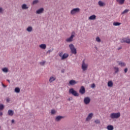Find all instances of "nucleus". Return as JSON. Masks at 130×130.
<instances>
[{"mask_svg":"<svg viewBox=\"0 0 130 130\" xmlns=\"http://www.w3.org/2000/svg\"><path fill=\"white\" fill-rule=\"evenodd\" d=\"M88 67H89V64L86 62L85 59L82 61V65H81V69L83 71V72H85L88 70Z\"/></svg>","mask_w":130,"mask_h":130,"instance_id":"f257e3e1","label":"nucleus"},{"mask_svg":"<svg viewBox=\"0 0 130 130\" xmlns=\"http://www.w3.org/2000/svg\"><path fill=\"white\" fill-rule=\"evenodd\" d=\"M110 116L112 119H117V118H119V117H120V113L119 112L112 113L110 114Z\"/></svg>","mask_w":130,"mask_h":130,"instance_id":"f03ea898","label":"nucleus"},{"mask_svg":"<svg viewBox=\"0 0 130 130\" xmlns=\"http://www.w3.org/2000/svg\"><path fill=\"white\" fill-rule=\"evenodd\" d=\"M69 48H70V50L72 53H73V54H77V49H76L74 44H70Z\"/></svg>","mask_w":130,"mask_h":130,"instance_id":"7ed1b4c3","label":"nucleus"},{"mask_svg":"<svg viewBox=\"0 0 130 130\" xmlns=\"http://www.w3.org/2000/svg\"><path fill=\"white\" fill-rule=\"evenodd\" d=\"M69 93L70 94H72L73 96H75V97H79L80 94L77 92V91L74 90V88H71L69 90Z\"/></svg>","mask_w":130,"mask_h":130,"instance_id":"20e7f679","label":"nucleus"},{"mask_svg":"<svg viewBox=\"0 0 130 130\" xmlns=\"http://www.w3.org/2000/svg\"><path fill=\"white\" fill-rule=\"evenodd\" d=\"M80 11L81 9H80L79 8H74L71 11L70 14H71V15H76V14L80 13Z\"/></svg>","mask_w":130,"mask_h":130,"instance_id":"39448f33","label":"nucleus"},{"mask_svg":"<svg viewBox=\"0 0 130 130\" xmlns=\"http://www.w3.org/2000/svg\"><path fill=\"white\" fill-rule=\"evenodd\" d=\"M120 41L121 43H127L130 44V39L127 38H124L123 39H120Z\"/></svg>","mask_w":130,"mask_h":130,"instance_id":"423d86ee","label":"nucleus"},{"mask_svg":"<svg viewBox=\"0 0 130 130\" xmlns=\"http://www.w3.org/2000/svg\"><path fill=\"white\" fill-rule=\"evenodd\" d=\"M74 37H75V31H73L71 37L69 38L66 39L67 42H72L74 39Z\"/></svg>","mask_w":130,"mask_h":130,"instance_id":"0eeeda50","label":"nucleus"},{"mask_svg":"<svg viewBox=\"0 0 130 130\" xmlns=\"http://www.w3.org/2000/svg\"><path fill=\"white\" fill-rule=\"evenodd\" d=\"M93 113H90L86 119V121H89L91 120V119H92V117H93Z\"/></svg>","mask_w":130,"mask_h":130,"instance_id":"6e6552de","label":"nucleus"},{"mask_svg":"<svg viewBox=\"0 0 130 130\" xmlns=\"http://www.w3.org/2000/svg\"><path fill=\"white\" fill-rule=\"evenodd\" d=\"M79 92L80 94H85L86 92V90L85 89V87L84 86H81L80 89L79 90Z\"/></svg>","mask_w":130,"mask_h":130,"instance_id":"1a4fd4ad","label":"nucleus"},{"mask_svg":"<svg viewBox=\"0 0 130 130\" xmlns=\"http://www.w3.org/2000/svg\"><path fill=\"white\" fill-rule=\"evenodd\" d=\"M63 118H64V117L62 116H57L55 118V121H60V120H61V119H62Z\"/></svg>","mask_w":130,"mask_h":130,"instance_id":"9d476101","label":"nucleus"},{"mask_svg":"<svg viewBox=\"0 0 130 130\" xmlns=\"http://www.w3.org/2000/svg\"><path fill=\"white\" fill-rule=\"evenodd\" d=\"M22 10H28L29 9V6L26 4H23L21 5Z\"/></svg>","mask_w":130,"mask_h":130,"instance_id":"9b49d317","label":"nucleus"},{"mask_svg":"<svg viewBox=\"0 0 130 130\" xmlns=\"http://www.w3.org/2000/svg\"><path fill=\"white\" fill-rule=\"evenodd\" d=\"M90 101H91V100L88 97L85 98L84 100V102L85 104L86 105L89 104V103H90Z\"/></svg>","mask_w":130,"mask_h":130,"instance_id":"f8f14e48","label":"nucleus"},{"mask_svg":"<svg viewBox=\"0 0 130 130\" xmlns=\"http://www.w3.org/2000/svg\"><path fill=\"white\" fill-rule=\"evenodd\" d=\"M56 80V77L55 76H52L50 77L49 82L50 83H52V82L55 81Z\"/></svg>","mask_w":130,"mask_h":130,"instance_id":"ddd939ff","label":"nucleus"},{"mask_svg":"<svg viewBox=\"0 0 130 130\" xmlns=\"http://www.w3.org/2000/svg\"><path fill=\"white\" fill-rule=\"evenodd\" d=\"M117 62L119 66H120V67H125V63L122 61H117Z\"/></svg>","mask_w":130,"mask_h":130,"instance_id":"4468645a","label":"nucleus"},{"mask_svg":"<svg viewBox=\"0 0 130 130\" xmlns=\"http://www.w3.org/2000/svg\"><path fill=\"white\" fill-rule=\"evenodd\" d=\"M44 11V9L43 8H40L39 10H38L36 12L37 14H42L43 13V11Z\"/></svg>","mask_w":130,"mask_h":130,"instance_id":"2eb2a0df","label":"nucleus"},{"mask_svg":"<svg viewBox=\"0 0 130 130\" xmlns=\"http://www.w3.org/2000/svg\"><path fill=\"white\" fill-rule=\"evenodd\" d=\"M98 5L100 7H104L105 6V3L101 1H99Z\"/></svg>","mask_w":130,"mask_h":130,"instance_id":"dca6fc26","label":"nucleus"},{"mask_svg":"<svg viewBox=\"0 0 130 130\" xmlns=\"http://www.w3.org/2000/svg\"><path fill=\"white\" fill-rule=\"evenodd\" d=\"M108 86H109L110 88H111V87L113 86V82H112V81H108Z\"/></svg>","mask_w":130,"mask_h":130,"instance_id":"f3484780","label":"nucleus"},{"mask_svg":"<svg viewBox=\"0 0 130 130\" xmlns=\"http://www.w3.org/2000/svg\"><path fill=\"white\" fill-rule=\"evenodd\" d=\"M69 57V54L68 53H64L61 58V59H66V58H68Z\"/></svg>","mask_w":130,"mask_h":130,"instance_id":"a211bd4d","label":"nucleus"},{"mask_svg":"<svg viewBox=\"0 0 130 130\" xmlns=\"http://www.w3.org/2000/svg\"><path fill=\"white\" fill-rule=\"evenodd\" d=\"M125 0H116L117 3L119 5H123Z\"/></svg>","mask_w":130,"mask_h":130,"instance_id":"6ab92c4d","label":"nucleus"},{"mask_svg":"<svg viewBox=\"0 0 130 130\" xmlns=\"http://www.w3.org/2000/svg\"><path fill=\"white\" fill-rule=\"evenodd\" d=\"M69 84L72 86H74V85H75V84H77V82H76V81L74 80H72L69 82Z\"/></svg>","mask_w":130,"mask_h":130,"instance_id":"aec40b11","label":"nucleus"},{"mask_svg":"<svg viewBox=\"0 0 130 130\" xmlns=\"http://www.w3.org/2000/svg\"><path fill=\"white\" fill-rule=\"evenodd\" d=\"M39 47L42 49H45L46 48V45H45V44H42L39 46Z\"/></svg>","mask_w":130,"mask_h":130,"instance_id":"412c9836","label":"nucleus"},{"mask_svg":"<svg viewBox=\"0 0 130 130\" xmlns=\"http://www.w3.org/2000/svg\"><path fill=\"white\" fill-rule=\"evenodd\" d=\"M8 114L10 116H13V115H14V112L12 110H9L8 111Z\"/></svg>","mask_w":130,"mask_h":130,"instance_id":"4be33fe9","label":"nucleus"},{"mask_svg":"<svg viewBox=\"0 0 130 130\" xmlns=\"http://www.w3.org/2000/svg\"><path fill=\"white\" fill-rule=\"evenodd\" d=\"M26 30L27 32H32V31L33 30V28L32 27V26H28Z\"/></svg>","mask_w":130,"mask_h":130,"instance_id":"5701e85b","label":"nucleus"},{"mask_svg":"<svg viewBox=\"0 0 130 130\" xmlns=\"http://www.w3.org/2000/svg\"><path fill=\"white\" fill-rule=\"evenodd\" d=\"M129 12V9H125L121 13V15H125V14H127Z\"/></svg>","mask_w":130,"mask_h":130,"instance_id":"b1692460","label":"nucleus"},{"mask_svg":"<svg viewBox=\"0 0 130 130\" xmlns=\"http://www.w3.org/2000/svg\"><path fill=\"white\" fill-rule=\"evenodd\" d=\"M113 25L114 26H119L120 25H121V23L115 22H113Z\"/></svg>","mask_w":130,"mask_h":130,"instance_id":"393cba45","label":"nucleus"},{"mask_svg":"<svg viewBox=\"0 0 130 130\" xmlns=\"http://www.w3.org/2000/svg\"><path fill=\"white\" fill-rule=\"evenodd\" d=\"M114 69L115 70V74H117L118 73L119 69L117 67H114Z\"/></svg>","mask_w":130,"mask_h":130,"instance_id":"a878e982","label":"nucleus"},{"mask_svg":"<svg viewBox=\"0 0 130 130\" xmlns=\"http://www.w3.org/2000/svg\"><path fill=\"white\" fill-rule=\"evenodd\" d=\"M107 128L108 130H113V126L112 125H108L107 126Z\"/></svg>","mask_w":130,"mask_h":130,"instance_id":"bb28decb","label":"nucleus"},{"mask_svg":"<svg viewBox=\"0 0 130 130\" xmlns=\"http://www.w3.org/2000/svg\"><path fill=\"white\" fill-rule=\"evenodd\" d=\"M15 92H16V93H20V88L19 87L15 88Z\"/></svg>","mask_w":130,"mask_h":130,"instance_id":"cd10ccee","label":"nucleus"},{"mask_svg":"<svg viewBox=\"0 0 130 130\" xmlns=\"http://www.w3.org/2000/svg\"><path fill=\"white\" fill-rule=\"evenodd\" d=\"M2 71H3V72H4V73H8V68H3V69H2Z\"/></svg>","mask_w":130,"mask_h":130,"instance_id":"c85d7f7f","label":"nucleus"},{"mask_svg":"<svg viewBox=\"0 0 130 130\" xmlns=\"http://www.w3.org/2000/svg\"><path fill=\"white\" fill-rule=\"evenodd\" d=\"M39 3V1L38 0H35L32 2V5H36V4H38Z\"/></svg>","mask_w":130,"mask_h":130,"instance_id":"c756f323","label":"nucleus"},{"mask_svg":"<svg viewBox=\"0 0 130 130\" xmlns=\"http://www.w3.org/2000/svg\"><path fill=\"white\" fill-rule=\"evenodd\" d=\"M55 113H56V111H55V110H51V114L53 115V114H55Z\"/></svg>","mask_w":130,"mask_h":130,"instance_id":"7c9ffc66","label":"nucleus"},{"mask_svg":"<svg viewBox=\"0 0 130 130\" xmlns=\"http://www.w3.org/2000/svg\"><path fill=\"white\" fill-rule=\"evenodd\" d=\"M96 41L97 42H101V39H100V38H99V37L96 38Z\"/></svg>","mask_w":130,"mask_h":130,"instance_id":"2f4dec72","label":"nucleus"},{"mask_svg":"<svg viewBox=\"0 0 130 130\" xmlns=\"http://www.w3.org/2000/svg\"><path fill=\"white\" fill-rule=\"evenodd\" d=\"M96 19V17H89L88 20H95Z\"/></svg>","mask_w":130,"mask_h":130,"instance_id":"473e14b6","label":"nucleus"},{"mask_svg":"<svg viewBox=\"0 0 130 130\" xmlns=\"http://www.w3.org/2000/svg\"><path fill=\"white\" fill-rule=\"evenodd\" d=\"M95 123L99 124L100 123V120L96 119L94 121Z\"/></svg>","mask_w":130,"mask_h":130,"instance_id":"72a5a7b5","label":"nucleus"},{"mask_svg":"<svg viewBox=\"0 0 130 130\" xmlns=\"http://www.w3.org/2000/svg\"><path fill=\"white\" fill-rule=\"evenodd\" d=\"M4 13V9L3 8L0 7V14H3Z\"/></svg>","mask_w":130,"mask_h":130,"instance_id":"f704fd0d","label":"nucleus"},{"mask_svg":"<svg viewBox=\"0 0 130 130\" xmlns=\"http://www.w3.org/2000/svg\"><path fill=\"white\" fill-rule=\"evenodd\" d=\"M63 55V52H61L59 53V57H61V58H62Z\"/></svg>","mask_w":130,"mask_h":130,"instance_id":"c9c22d12","label":"nucleus"},{"mask_svg":"<svg viewBox=\"0 0 130 130\" xmlns=\"http://www.w3.org/2000/svg\"><path fill=\"white\" fill-rule=\"evenodd\" d=\"M4 106H3V105H0V110H3V109H4Z\"/></svg>","mask_w":130,"mask_h":130,"instance_id":"e433bc0d","label":"nucleus"},{"mask_svg":"<svg viewBox=\"0 0 130 130\" xmlns=\"http://www.w3.org/2000/svg\"><path fill=\"white\" fill-rule=\"evenodd\" d=\"M40 64H41V66H44V64H45V61H43L42 62H41L40 63Z\"/></svg>","mask_w":130,"mask_h":130,"instance_id":"4c0bfd02","label":"nucleus"},{"mask_svg":"<svg viewBox=\"0 0 130 130\" xmlns=\"http://www.w3.org/2000/svg\"><path fill=\"white\" fill-rule=\"evenodd\" d=\"M95 84L94 83H93L91 85V88H95Z\"/></svg>","mask_w":130,"mask_h":130,"instance_id":"58836bf2","label":"nucleus"},{"mask_svg":"<svg viewBox=\"0 0 130 130\" xmlns=\"http://www.w3.org/2000/svg\"><path fill=\"white\" fill-rule=\"evenodd\" d=\"M6 101H7V102H10V98H7Z\"/></svg>","mask_w":130,"mask_h":130,"instance_id":"ea45409f","label":"nucleus"},{"mask_svg":"<svg viewBox=\"0 0 130 130\" xmlns=\"http://www.w3.org/2000/svg\"><path fill=\"white\" fill-rule=\"evenodd\" d=\"M124 72H125V73H127V68H125V69H124Z\"/></svg>","mask_w":130,"mask_h":130,"instance_id":"a19ab883","label":"nucleus"},{"mask_svg":"<svg viewBox=\"0 0 130 130\" xmlns=\"http://www.w3.org/2000/svg\"><path fill=\"white\" fill-rule=\"evenodd\" d=\"M3 115V112H0V116H2Z\"/></svg>","mask_w":130,"mask_h":130,"instance_id":"79ce46f5","label":"nucleus"},{"mask_svg":"<svg viewBox=\"0 0 130 130\" xmlns=\"http://www.w3.org/2000/svg\"><path fill=\"white\" fill-rule=\"evenodd\" d=\"M121 47H119V48H118V50H120V49H121Z\"/></svg>","mask_w":130,"mask_h":130,"instance_id":"37998d69","label":"nucleus"},{"mask_svg":"<svg viewBox=\"0 0 130 130\" xmlns=\"http://www.w3.org/2000/svg\"><path fill=\"white\" fill-rule=\"evenodd\" d=\"M90 17H96V16L95 15H92L90 16Z\"/></svg>","mask_w":130,"mask_h":130,"instance_id":"c03bdc74","label":"nucleus"},{"mask_svg":"<svg viewBox=\"0 0 130 130\" xmlns=\"http://www.w3.org/2000/svg\"><path fill=\"white\" fill-rule=\"evenodd\" d=\"M14 122H15V120H12V123H14Z\"/></svg>","mask_w":130,"mask_h":130,"instance_id":"a18cd8bd","label":"nucleus"},{"mask_svg":"<svg viewBox=\"0 0 130 130\" xmlns=\"http://www.w3.org/2000/svg\"><path fill=\"white\" fill-rule=\"evenodd\" d=\"M68 100H69V101H71V100H72V98H71V99L69 98V99H68Z\"/></svg>","mask_w":130,"mask_h":130,"instance_id":"49530a36","label":"nucleus"},{"mask_svg":"<svg viewBox=\"0 0 130 130\" xmlns=\"http://www.w3.org/2000/svg\"><path fill=\"white\" fill-rule=\"evenodd\" d=\"M8 82H9V83H10V80H7Z\"/></svg>","mask_w":130,"mask_h":130,"instance_id":"de8ad7c7","label":"nucleus"},{"mask_svg":"<svg viewBox=\"0 0 130 130\" xmlns=\"http://www.w3.org/2000/svg\"><path fill=\"white\" fill-rule=\"evenodd\" d=\"M95 48L97 49V47H95Z\"/></svg>","mask_w":130,"mask_h":130,"instance_id":"09e8293b","label":"nucleus"},{"mask_svg":"<svg viewBox=\"0 0 130 130\" xmlns=\"http://www.w3.org/2000/svg\"><path fill=\"white\" fill-rule=\"evenodd\" d=\"M3 86H4V87H6V86H5L4 85H3Z\"/></svg>","mask_w":130,"mask_h":130,"instance_id":"8fccbe9b","label":"nucleus"},{"mask_svg":"<svg viewBox=\"0 0 130 130\" xmlns=\"http://www.w3.org/2000/svg\"><path fill=\"white\" fill-rule=\"evenodd\" d=\"M129 101H130V97H129Z\"/></svg>","mask_w":130,"mask_h":130,"instance_id":"3c124183","label":"nucleus"}]
</instances>
